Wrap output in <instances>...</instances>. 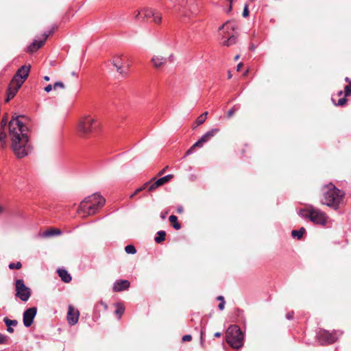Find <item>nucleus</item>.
Instances as JSON below:
<instances>
[{"instance_id": "obj_46", "label": "nucleus", "mask_w": 351, "mask_h": 351, "mask_svg": "<svg viewBox=\"0 0 351 351\" xmlns=\"http://www.w3.org/2000/svg\"><path fill=\"white\" fill-rule=\"evenodd\" d=\"M151 184V182H147L146 183H145L141 187H140L139 189H142V191L145 189L148 186H149Z\"/></svg>"}, {"instance_id": "obj_36", "label": "nucleus", "mask_w": 351, "mask_h": 351, "mask_svg": "<svg viewBox=\"0 0 351 351\" xmlns=\"http://www.w3.org/2000/svg\"><path fill=\"white\" fill-rule=\"evenodd\" d=\"M204 144V143L203 141H202V139L200 138L195 143H194L193 145V147L194 148H195V147H202Z\"/></svg>"}, {"instance_id": "obj_51", "label": "nucleus", "mask_w": 351, "mask_h": 351, "mask_svg": "<svg viewBox=\"0 0 351 351\" xmlns=\"http://www.w3.org/2000/svg\"><path fill=\"white\" fill-rule=\"evenodd\" d=\"M243 66V64L242 63H239L237 66V70L238 71H241V68Z\"/></svg>"}, {"instance_id": "obj_60", "label": "nucleus", "mask_w": 351, "mask_h": 351, "mask_svg": "<svg viewBox=\"0 0 351 351\" xmlns=\"http://www.w3.org/2000/svg\"><path fill=\"white\" fill-rule=\"evenodd\" d=\"M44 80H45V81H49L50 78H49V76H45V77H44Z\"/></svg>"}, {"instance_id": "obj_28", "label": "nucleus", "mask_w": 351, "mask_h": 351, "mask_svg": "<svg viewBox=\"0 0 351 351\" xmlns=\"http://www.w3.org/2000/svg\"><path fill=\"white\" fill-rule=\"evenodd\" d=\"M124 311H125V308L123 307V306H122L120 304H117V309L115 311V314L119 315V319L123 315V313H124Z\"/></svg>"}, {"instance_id": "obj_49", "label": "nucleus", "mask_w": 351, "mask_h": 351, "mask_svg": "<svg viewBox=\"0 0 351 351\" xmlns=\"http://www.w3.org/2000/svg\"><path fill=\"white\" fill-rule=\"evenodd\" d=\"M57 28V26H53L49 32V33H45L46 34H49V36L50 34H51L54 31L55 29Z\"/></svg>"}, {"instance_id": "obj_1", "label": "nucleus", "mask_w": 351, "mask_h": 351, "mask_svg": "<svg viewBox=\"0 0 351 351\" xmlns=\"http://www.w3.org/2000/svg\"><path fill=\"white\" fill-rule=\"evenodd\" d=\"M9 131L12 149L16 156L18 158L27 156L31 152L27 128L18 118H15L9 123Z\"/></svg>"}, {"instance_id": "obj_14", "label": "nucleus", "mask_w": 351, "mask_h": 351, "mask_svg": "<svg viewBox=\"0 0 351 351\" xmlns=\"http://www.w3.org/2000/svg\"><path fill=\"white\" fill-rule=\"evenodd\" d=\"M43 39L40 40H34L33 43L28 47V52L33 53L40 48L45 43L47 38L49 37V34H44L43 35Z\"/></svg>"}, {"instance_id": "obj_2", "label": "nucleus", "mask_w": 351, "mask_h": 351, "mask_svg": "<svg viewBox=\"0 0 351 351\" xmlns=\"http://www.w3.org/2000/svg\"><path fill=\"white\" fill-rule=\"evenodd\" d=\"M323 198L322 204L337 209L342 202L344 193L336 188L334 184L329 183L322 187Z\"/></svg>"}, {"instance_id": "obj_19", "label": "nucleus", "mask_w": 351, "mask_h": 351, "mask_svg": "<svg viewBox=\"0 0 351 351\" xmlns=\"http://www.w3.org/2000/svg\"><path fill=\"white\" fill-rule=\"evenodd\" d=\"M61 233H62V232L59 229L51 228L49 230H47L45 231L42 234V237H46V238L47 237H53V236L60 235Z\"/></svg>"}, {"instance_id": "obj_54", "label": "nucleus", "mask_w": 351, "mask_h": 351, "mask_svg": "<svg viewBox=\"0 0 351 351\" xmlns=\"http://www.w3.org/2000/svg\"><path fill=\"white\" fill-rule=\"evenodd\" d=\"M207 114H208V112H204L203 114H202L200 115V117H204V119L206 120V117H207Z\"/></svg>"}, {"instance_id": "obj_12", "label": "nucleus", "mask_w": 351, "mask_h": 351, "mask_svg": "<svg viewBox=\"0 0 351 351\" xmlns=\"http://www.w3.org/2000/svg\"><path fill=\"white\" fill-rule=\"evenodd\" d=\"M80 313L77 310H75L71 305L69 306L67 313V320L69 324L75 325L77 323L79 319Z\"/></svg>"}, {"instance_id": "obj_20", "label": "nucleus", "mask_w": 351, "mask_h": 351, "mask_svg": "<svg viewBox=\"0 0 351 351\" xmlns=\"http://www.w3.org/2000/svg\"><path fill=\"white\" fill-rule=\"evenodd\" d=\"M187 3L190 14L193 16L197 15L199 11L197 3L193 0H189Z\"/></svg>"}, {"instance_id": "obj_5", "label": "nucleus", "mask_w": 351, "mask_h": 351, "mask_svg": "<svg viewBox=\"0 0 351 351\" xmlns=\"http://www.w3.org/2000/svg\"><path fill=\"white\" fill-rule=\"evenodd\" d=\"M298 214L304 218H308L314 223L325 226L327 221V216L321 210L313 207L312 205H307L305 208H300Z\"/></svg>"}, {"instance_id": "obj_58", "label": "nucleus", "mask_w": 351, "mask_h": 351, "mask_svg": "<svg viewBox=\"0 0 351 351\" xmlns=\"http://www.w3.org/2000/svg\"><path fill=\"white\" fill-rule=\"evenodd\" d=\"M214 336H215V337H219L221 336V333H220V332H215V335H214Z\"/></svg>"}, {"instance_id": "obj_31", "label": "nucleus", "mask_w": 351, "mask_h": 351, "mask_svg": "<svg viewBox=\"0 0 351 351\" xmlns=\"http://www.w3.org/2000/svg\"><path fill=\"white\" fill-rule=\"evenodd\" d=\"M125 251L130 254H134L136 252L135 247L132 245L125 246Z\"/></svg>"}, {"instance_id": "obj_16", "label": "nucleus", "mask_w": 351, "mask_h": 351, "mask_svg": "<svg viewBox=\"0 0 351 351\" xmlns=\"http://www.w3.org/2000/svg\"><path fill=\"white\" fill-rule=\"evenodd\" d=\"M7 121L2 119L0 123V141L3 146L6 143V134L5 132V127L6 125Z\"/></svg>"}, {"instance_id": "obj_13", "label": "nucleus", "mask_w": 351, "mask_h": 351, "mask_svg": "<svg viewBox=\"0 0 351 351\" xmlns=\"http://www.w3.org/2000/svg\"><path fill=\"white\" fill-rule=\"evenodd\" d=\"M173 177V175L169 174L167 175L162 178H160L158 179L156 181H155L154 183H152L148 188L149 191H154L156 189L158 188L159 186H162L167 182H169L172 178Z\"/></svg>"}, {"instance_id": "obj_35", "label": "nucleus", "mask_w": 351, "mask_h": 351, "mask_svg": "<svg viewBox=\"0 0 351 351\" xmlns=\"http://www.w3.org/2000/svg\"><path fill=\"white\" fill-rule=\"evenodd\" d=\"M346 102H347V99L346 97H343V98L339 99L337 104L335 103V105L342 106L345 105L346 104Z\"/></svg>"}, {"instance_id": "obj_62", "label": "nucleus", "mask_w": 351, "mask_h": 351, "mask_svg": "<svg viewBox=\"0 0 351 351\" xmlns=\"http://www.w3.org/2000/svg\"><path fill=\"white\" fill-rule=\"evenodd\" d=\"M228 77L229 79H230L232 77V74H231L230 71L228 72Z\"/></svg>"}, {"instance_id": "obj_57", "label": "nucleus", "mask_w": 351, "mask_h": 351, "mask_svg": "<svg viewBox=\"0 0 351 351\" xmlns=\"http://www.w3.org/2000/svg\"><path fill=\"white\" fill-rule=\"evenodd\" d=\"M228 23H226V24L223 25L222 26H221L219 27V30L223 29L226 26H228Z\"/></svg>"}, {"instance_id": "obj_56", "label": "nucleus", "mask_w": 351, "mask_h": 351, "mask_svg": "<svg viewBox=\"0 0 351 351\" xmlns=\"http://www.w3.org/2000/svg\"><path fill=\"white\" fill-rule=\"evenodd\" d=\"M218 300H220L221 302H223V301H225L224 300V298L221 295L220 296H218L217 298Z\"/></svg>"}, {"instance_id": "obj_18", "label": "nucleus", "mask_w": 351, "mask_h": 351, "mask_svg": "<svg viewBox=\"0 0 351 351\" xmlns=\"http://www.w3.org/2000/svg\"><path fill=\"white\" fill-rule=\"evenodd\" d=\"M58 275L60 277L61 280L63 282H64L66 283H69L71 281V279H72L71 276L66 269H59L58 270Z\"/></svg>"}, {"instance_id": "obj_63", "label": "nucleus", "mask_w": 351, "mask_h": 351, "mask_svg": "<svg viewBox=\"0 0 351 351\" xmlns=\"http://www.w3.org/2000/svg\"><path fill=\"white\" fill-rule=\"evenodd\" d=\"M71 75H72L73 76H75V77H77V73H76L75 71H73V72L71 73Z\"/></svg>"}, {"instance_id": "obj_55", "label": "nucleus", "mask_w": 351, "mask_h": 351, "mask_svg": "<svg viewBox=\"0 0 351 351\" xmlns=\"http://www.w3.org/2000/svg\"><path fill=\"white\" fill-rule=\"evenodd\" d=\"M7 330L10 333L14 332V329L11 326L8 327Z\"/></svg>"}, {"instance_id": "obj_43", "label": "nucleus", "mask_w": 351, "mask_h": 351, "mask_svg": "<svg viewBox=\"0 0 351 351\" xmlns=\"http://www.w3.org/2000/svg\"><path fill=\"white\" fill-rule=\"evenodd\" d=\"M115 68H116V69H117V71L119 73H120V74H123H123H125V72H124V71H123V69H122V66H117V67H115Z\"/></svg>"}, {"instance_id": "obj_52", "label": "nucleus", "mask_w": 351, "mask_h": 351, "mask_svg": "<svg viewBox=\"0 0 351 351\" xmlns=\"http://www.w3.org/2000/svg\"><path fill=\"white\" fill-rule=\"evenodd\" d=\"M167 215V212H165V213H161V214H160V217H161L162 219H165V218H166Z\"/></svg>"}, {"instance_id": "obj_61", "label": "nucleus", "mask_w": 351, "mask_h": 351, "mask_svg": "<svg viewBox=\"0 0 351 351\" xmlns=\"http://www.w3.org/2000/svg\"><path fill=\"white\" fill-rule=\"evenodd\" d=\"M240 58V56L239 55H237L235 57H234V60H238Z\"/></svg>"}, {"instance_id": "obj_11", "label": "nucleus", "mask_w": 351, "mask_h": 351, "mask_svg": "<svg viewBox=\"0 0 351 351\" xmlns=\"http://www.w3.org/2000/svg\"><path fill=\"white\" fill-rule=\"evenodd\" d=\"M36 313L37 308L36 307L27 308L24 311L23 315V321L25 327H29L32 324Z\"/></svg>"}, {"instance_id": "obj_15", "label": "nucleus", "mask_w": 351, "mask_h": 351, "mask_svg": "<svg viewBox=\"0 0 351 351\" xmlns=\"http://www.w3.org/2000/svg\"><path fill=\"white\" fill-rule=\"evenodd\" d=\"M130 285V283L127 280H117L113 285L112 289L115 292H119L128 289Z\"/></svg>"}, {"instance_id": "obj_10", "label": "nucleus", "mask_w": 351, "mask_h": 351, "mask_svg": "<svg viewBox=\"0 0 351 351\" xmlns=\"http://www.w3.org/2000/svg\"><path fill=\"white\" fill-rule=\"evenodd\" d=\"M173 54H171L169 57L162 56L161 55H154L151 59L153 66L156 69H160L164 66L167 61L172 62L173 60Z\"/></svg>"}, {"instance_id": "obj_34", "label": "nucleus", "mask_w": 351, "mask_h": 351, "mask_svg": "<svg viewBox=\"0 0 351 351\" xmlns=\"http://www.w3.org/2000/svg\"><path fill=\"white\" fill-rule=\"evenodd\" d=\"M53 89H57L58 88H64L65 86L62 82H57L53 86Z\"/></svg>"}, {"instance_id": "obj_3", "label": "nucleus", "mask_w": 351, "mask_h": 351, "mask_svg": "<svg viewBox=\"0 0 351 351\" xmlns=\"http://www.w3.org/2000/svg\"><path fill=\"white\" fill-rule=\"evenodd\" d=\"M30 71V65L22 66L16 73L12 78L8 90V98L6 101L12 99L19 89L21 88L25 80L27 78Z\"/></svg>"}, {"instance_id": "obj_7", "label": "nucleus", "mask_w": 351, "mask_h": 351, "mask_svg": "<svg viewBox=\"0 0 351 351\" xmlns=\"http://www.w3.org/2000/svg\"><path fill=\"white\" fill-rule=\"evenodd\" d=\"M96 120L90 115L82 117L77 124V131L82 137H88L96 128Z\"/></svg>"}, {"instance_id": "obj_45", "label": "nucleus", "mask_w": 351, "mask_h": 351, "mask_svg": "<svg viewBox=\"0 0 351 351\" xmlns=\"http://www.w3.org/2000/svg\"><path fill=\"white\" fill-rule=\"evenodd\" d=\"M219 309L222 311L224 309V307H225V301H223V302H221L219 304Z\"/></svg>"}, {"instance_id": "obj_29", "label": "nucleus", "mask_w": 351, "mask_h": 351, "mask_svg": "<svg viewBox=\"0 0 351 351\" xmlns=\"http://www.w3.org/2000/svg\"><path fill=\"white\" fill-rule=\"evenodd\" d=\"M3 322H5V325L9 327V326H15L17 325L18 324V322L16 320H12V319H8V317H5L3 319Z\"/></svg>"}, {"instance_id": "obj_47", "label": "nucleus", "mask_w": 351, "mask_h": 351, "mask_svg": "<svg viewBox=\"0 0 351 351\" xmlns=\"http://www.w3.org/2000/svg\"><path fill=\"white\" fill-rule=\"evenodd\" d=\"M53 86L51 84L47 85L45 88V90L47 93L50 92L52 90Z\"/></svg>"}, {"instance_id": "obj_53", "label": "nucleus", "mask_w": 351, "mask_h": 351, "mask_svg": "<svg viewBox=\"0 0 351 351\" xmlns=\"http://www.w3.org/2000/svg\"><path fill=\"white\" fill-rule=\"evenodd\" d=\"M168 167H166L165 168H164L162 170H161L159 173H158V176H161L162 175L165 171H166V169H167Z\"/></svg>"}, {"instance_id": "obj_41", "label": "nucleus", "mask_w": 351, "mask_h": 351, "mask_svg": "<svg viewBox=\"0 0 351 351\" xmlns=\"http://www.w3.org/2000/svg\"><path fill=\"white\" fill-rule=\"evenodd\" d=\"M195 148L191 146L186 152L185 156L191 154L194 152Z\"/></svg>"}, {"instance_id": "obj_30", "label": "nucleus", "mask_w": 351, "mask_h": 351, "mask_svg": "<svg viewBox=\"0 0 351 351\" xmlns=\"http://www.w3.org/2000/svg\"><path fill=\"white\" fill-rule=\"evenodd\" d=\"M153 21L155 23L159 24L162 21V15L158 12H155L154 15L153 16Z\"/></svg>"}, {"instance_id": "obj_26", "label": "nucleus", "mask_w": 351, "mask_h": 351, "mask_svg": "<svg viewBox=\"0 0 351 351\" xmlns=\"http://www.w3.org/2000/svg\"><path fill=\"white\" fill-rule=\"evenodd\" d=\"M304 228H301L299 230H293L291 232V235L293 237H297L298 239H301L303 236V234L305 232Z\"/></svg>"}, {"instance_id": "obj_24", "label": "nucleus", "mask_w": 351, "mask_h": 351, "mask_svg": "<svg viewBox=\"0 0 351 351\" xmlns=\"http://www.w3.org/2000/svg\"><path fill=\"white\" fill-rule=\"evenodd\" d=\"M169 221L173 224V227L176 230H180L181 228L180 224L178 222V218L176 215H171L169 218Z\"/></svg>"}, {"instance_id": "obj_4", "label": "nucleus", "mask_w": 351, "mask_h": 351, "mask_svg": "<svg viewBox=\"0 0 351 351\" xmlns=\"http://www.w3.org/2000/svg\"><path fill=\"white\" fill-rule=\"evenodd\" d=\"M105 199L98 193H94L86 197L80 205L79 212L88 215L94 214L105 204Z\"/></svg>"}, {"instance_id": "obj_21", "label": "nucleus", "mask_w": 351, "mask_h": 351, "mask_svg": "<svg viewBox=\"0 0 351 351\" xmlns=\"http://www.w3.org/2000/svg\"><path fill=\"white\" fill-rule=\"evenodd\" d=\"M155 12V10L149 8H145L142 9V13L144 14L143 21H145V19L153 18Z\"/></svg>"}, {"instance_id": "obj_25", "label": "nucleus", "mask_w": 351, "mask_h": 351, "mask_svg": "<svg viewBox=\"0 0 351 351\" xmlns=\"http://www.w3.org/2000/svg\"><path fill=\"white\" fill-rule=\"evenodd\" d=\"M112 64L114 67L122 66L123 60L121 55H118L113 58Z\"/></svg>"}, {"instance_id": "obj_22", "label": "nucleus", "mask_w": 351, "mask_h": 351, "mask_svg": "<svg viewBox=\"0 0 351 351\" xmlns=\"http://www.w3.org/2000/svg\"><path fill=\"white\" fill-rule=\"evenodd\" d=\"M237 38L234 35L230 36L227 40L222 43V45L226 47H229L235 45L237 43Z\"/></svg>"}, {"instance_id": "obj_40", "label": "nucleus", "mask_w": 351, "mask_h": 351, "mask_svg": "<svg viewBox=\"0 0 351 351\" xmlns=\"http://www.w3.org/2000/svg\"><path fill=\"white\" fill-rule=\"evenodd\" d=\"M183 341H190L192 339V337L190 335H184L182 338Z\"/></svg>"}, {"instance_id": "obj_44", "label": "nucleus", "mask_w": 351, "mask_h": 351, "mask_svg": "<svg viewBox=\"0 0 351 351\" xmlns=\"http://www.w3.org/2000/svg\"><path fill=\"white\" fill-rule=\"evenodd\" d=\"M142 13V10L141 11H136L134 14V17L136 20L140 19V15Z\"/></svg>"}, {"instance_id": "obj_39", "label": "nucleus", "mask_w": 351, "mask_h": 351, "mask_svg": "<svg viewBox=\"0 0 351 351\" xmlns=\"http://www.w3.org/2000/svg\"><path fill=\"white\" fill-rule=\"evenodd\" d=\"M206 120L204 119V117H198V118L196 120V123L197 125H202Z\"/></svg>"}, {"instance_id": "obj_8", "label": "nucleus", "mask_w": 351, "mask_h": 351, "mask_svg": "<svg viewBox=\"0 0 351 351\" xmlns=\"http://www.w3.org/2000/svg\"><path fill=\"white\" fill-rule=\"evenodd\" d=\"M15 289V295L23 302L27 301L31 296L30 289L25 285L23 280L21 279L16 280Z\"/></svg>"}, {"instance_id": "obj_50", "label": "nucleus", "mask_w": 351, "mask_h": 351, "mask_svg": "<svg viewBox=\"0 0 351 351\" xmlns=\"http://www.w3.org/2000/svg\"><path fill=\"white\" fill-rule=\"evenodd\" d=\"M99 304L104 306L105 310L107 309L108 306H107V304L105 302H104L103 301H100Z\"/></svg>"}, {"instance_id": "obj_38", "label": "nucleus", "mask_w": 351, "mask_h": 351, "mask_svg": "<svg viewBox=\"0 0 351 351\" xmlns=\"http://www.w3.org/2000/svg\"><path fill=\"white\" fill-rule=\"evenodd\" d=\"M243 17H247L249 15V10L247 5H245L242 14Z\"/></svg>"}, {"instance_id": "obj_27", "label": "nucleus", "mask_w": 351, "mask_h": 351, "mask_svg": "<svg viewBox=\"0 0 351 351\" xmlns=\"http://www.w3.org/2000/svg\"><path fill=\"white\" fill-rule=\"evenodd\" d=\"M345 81L349 83V85L346 86L345 87V95L346 97L350 96L351 95V81L350 79L346 77L345 78Z\"/></svg>"}, {"instance_id": "obj_59", "label": "nucleus", "mask_w": 351, "mask_h": 351, "mask_svg": "<svg viewBox=\"0 0 351 351\" xmlns=\"http://www.w3.org/2000/svg\"><path fill=\"white\" fill-rule=\"evenodd\" d=\"M182 211H183L182 207H180V208H178V213H182Z\"/></svg>"}, {"instance_id": "obj_23", "label": "nucleus", "mask_w": 351, "mask_h": 351, "mask_svg": "<svg viewBox=\"0 0 351 351\" xmlns=\"http://www.w3.org/2000/svg\"><path fill=\"white\" fill-rule=\"evenodd\" d=\"M157 237H155L154 240L157 243H160L165 240L166 232L163 230H160L157 232Z\"/></svg>"}, {"instance_id": "obj_9", "label": "nucleus", "mask_w": 351, "mask_h": 351, "mask_svg": "<svg viewBox=\"0 0 351 351\" xmlns=\"http://www.w3.org/2000/svg\"><path fill=\"white\" fill-rule=\"evenodd\" d=\"M341 335V332L334 330L330 332L326 330H320L317 332V337L322 343H332L337 341L338 337Z\"/></svg>"}, {"instance_id": "obj_32", "label": "nucleus", "mask_w": 351, "mask_h": 351, "mask_svg": "<svg viewBox=\"0 0 351 351\" xmlns=\"http://www.w3.org/2000/svg\"><path fill=\"white\" fill-rule=\"evenodd\" d=\"M238 109H239V108L237 107V106H234L230 110L228 111L227 117L228 119L232 117L233 116V114L235 113V112L238 110Z\"/></svg>"}, {"instance_id": "obj_48", "label": "nucleus", "mask_w": 351, "mask_h": 351, "mask_svg": "<svg viewBox=\"0 0 351 351\" xmlns=\"http://www.w3.org/2000/svg\"><path fill=\"white\" fill-rule=\"evenodd\" d=\"M286 317L288 319H291L293 317V312L292 311V312L288 313L287 314Z\"/></svg>"}, {"instance_id": "obj_42", "label": "nucleus", "mask_w": 351, "mask_h": 351, "mask_svg": "<svg viewBox=\"0 0 351 351\" xmlns=\"http://www.w3.org/2000/svg\"><path fill=\"white\" fill-rule=\"evenodd\" d=\"M142 191V189H137L136 191L130 196V198H133L137 193Z\"/></svg>"}, {"instance_id": "obj_6", "label": "nucleus", "mask_w": 351, "mask_h": 351, "mask_svg": "<svg viewBox=\"0 0 351 351\" xmlns=\"http://www.w3.org/2000/svg\"><path fill=\"white\" fill-rule=\"evenodd\" d=\"M226 341L234 349H239L243 345V335L238 326H230L226 331Z\"/></svg>"}, {"instance_id": "obj_64", "label": "nucleus", "mask_w": 351, "mask_h": 351, "mask_svg": "<svg viewBox=\"0 0 351 351\" xmlns=\"http://www.w3.org/2000/svg\"><path fill=\"white\" fill-rule=\"evenodd\" d=\"M342 94H343V92H342L341 90H340V91L338 93V95H339V96H341Z\"/></svg>"}, {"instance_id": "obj_33", "label": "nucleus", "mask_w": 351, "mask_h": 351, "mask_svg": "<svg viewBox=\"0 0 351 351\" xmlns=\"http://www.w3.org/2000/svg\"><path fill=\"white\" fill-rule=\"evenodd\" d=\"M21 267H22V264L20 262H17L16 263H12L9 265V268L10 269H19L21 268Z\"/></svg>"}, {"instance_id": "obj_17", "label": "nucleus", "mask_w": 351, "mask_h": 351, "mask_svg": "<svg viewBox=\"0 0 351 351\" xmlns=\"http://www.w3.org/2000/svg\"><path fill=\"white\" fill-rule=\"evenodd\" d=\"M219 132V130L218 128H213L210 130V131L205 133L202 137V141H203L204 143L210 141L214 136H215L218 132Z\"/></svg>"}, {"instance_id": "obj_37", "label": "nucleus", "mask_w": 351, "mask_h": 351, "mask_svg": "<svg viewBox=\"0 0 351 351\" xmlns=\"http://www.w3.org/2000/svg\"><path fill=\"white\" fill-rule=\"evenodd\" d=\"M8 339V337L7 336L0 334V344L5 343L7 341Z\"/></svg>"}]
</instances>
